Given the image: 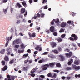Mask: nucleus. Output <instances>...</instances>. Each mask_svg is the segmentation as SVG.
I'll return each instance as SVG.
<instances>
[{
    "instance_id": "nucleus-1",
    "label": "nucleus",
    "mask_w": 80,
    "mask_h": 80,
    "mask_svg": "<svg viewBox=\"0 0 80 80\" xmlns=\"http://www.w3.org/2000/svg\"><path fill=\"white\" fill-rule=\"evenodd\" d=\"M71 37L69 38V40H71V41H76V40H78V36L75 34H72L71 35ZM72 37H73V38H72Z\"/></svg>"
},
{
    "instance_id": "nucleus-2",
    "label": "nucleus",
    "mask_w": 80,
    "mask_h": 80,
    "mask_svg": "<svg viewBox=\"0 0 80 80\" xmlns=\"http://www.w3.org/2000/svg\"><path fill=\"white\" fill-rule=\"evenodd\" d=\"M22 43V41L20 39H17L14 40L13 42V45H15V43L16 44H20V43Z\"/></svg>"
},
{
    "instance_id": "nucleus-3",
    "label": "nucleus",
    "mask_w": 80,
    "mask_h": 80,
    "mask_svg": "<svg viewBox=\"0 0 80 80\" xmlns=\"http://www.w3.org/2000/svg\"><path fill=\"white\" fill-rule=\"evenodd\" d=\"M59 57L60 61H64V60H65V57L63 56V55H59Z\"/></svg>"
},
{
    "instance_id": "nucleus-4",
    "label": "nucleus",
    "mask_w": 80,
    "mask_h": 80,
    "mask_svg": "<svg viewBox=\"0 0 80 80\" xmlns=\"http://www.w3.org/2000/svg\"><path fill=\"white\" fill-rule=\"evenodd\" d=\"M47 67H49V64H45L44 66L42 68V70H47V68H48Z\"/></svg>"
},
{
    "instance_id": "nucleus-5",
    "label": "nucleus",
    "mask_w": 80,
    "mask_h": 80,
    "mask_svg": "<svg viewBox=\"0 0 80 80\" xmlns=\"http://www.w3.org/2000/svg\"><path fill=\"white\" fill-rule=\"evenodd\" d=\"M28 34L30 37H33V38H35V37L36 35L35 33H32V34L30 33V32L28 33Z\"/></svg>"
},
{
    "instance_id": "nucleus-6",
    "label": "nucleus",
    "mask_w": 80,
    "mask_h": 80,
    "mask_svg": "<svg viewBox=\"0 0 80 80\" xmlns=\"http://www.w3.org/2000/svg\"><path fill=\"white\" fill-rule=\"evenodd\" d=\"M55 65V62H51L49 64V65L50 67L53 68L54 67V66Z\"/></svg>"
},
{
    "instance_id": "nucleus-7",
    "label": "nucleus",
    "mask_w": 80,
    "mask_h": 80,
    "mask_svg": "<svg viewBox=\"0 0 80 80\" xmlns=\"http://www.w3.org/2000/svg\"><path fill=\"white\" fill-rule=\"evenodd\" d=\"M7 52H8V53H7V55H10V53H11L10 52V51H11V48H8L7 49Z\"/></svg>"
},
{
    "instance_id": "nucleus-8",
    "label": "nucleus",
    "mask_w": 80,
    "mask_h": 80,
    "mask_svg": "<svg viewBox=\"0 0 80 80\" xmlns=\"http://www.w3.org/2000/svg\"><path fill=\"white\" fill-rule=\"evenodd\" d=\"M50 30L52 32H55V28L53 26H52L50 28Z\"/></svg>"
},
{
    "instance_id": "nucleus-9",
    "label": "nucleus",
    "mask_w": 80,
    "mask_h": 80,
    "mask_svg": "<svg viewBox=\"0 0 80 80\" xmlns=\"http://www.w3.org/2000/svg\"><path fill=\"white\" fill-rule=\"evenodd\" d=\"M21 12L22 14L24 13L25 12V9L22 8L21 10Z\"/></svg>"
},
{
    "instance_id": "nucleus-10",
    "label": "nucleus",
    "mask_w": 80,
    "mask_h": 80,
    "mask_svg": "<svg viewBox=\"0 0 80 80\" xmlns=\"http://www.w3.org/2000/svg\"><path fill=\"white\" fill-rule=\"evenodd\" d=\"M66 25H67V23L65 22H63L61 24V27L63 28V27H65Z\"/></svg>"
},
{
    "instance_id": "nucleus-11",
    "label": "nucleus",
    "mask_w": 80,
    "mask_h": 80,
    "mask_svg": "<svg viewBox=\"0 0 80 80\" xmlns=\"http://www.w3.org/2000/svg\"><path fill=\"white\" fill-rule=\"evenodd\" d=\"M20 47L22 50H23V49H25V45L24 44H21L20 45Z\"/></svg>"
},
{
    "instance_id": "nucleus-12",
    "label": "nucleus",
    "mask_w": 80,
    "mask_h": 80,
    "mask_svg": "<svg viewBox=\"0 0 80 80\" xmlns=\"http://www.w3.org/2000/svg\"><path fill=\"white\" fill-rule=\"evenodd\" d=\"M28 67H24L22 68V70L23 71H28Z\"/></svg>"
},
{
    "instance_id": "nucleus-13",
    "label": "nucleus",
    "mask_w": 80,
    "mask_h": 80,
    "mask_svg": "<svg viewBox=\"0 0 80 80\" xmlns=\"http://www.w3.org/2000/svg\"><path fill=\"white\" fill-rule=\"evenodd\" d=\"M5 49H2L0 51V53L1 54H4V53H5Z\"/></svg>"
},
{
    "instance_id": "nucleus-14",
    "label": "nucleus",
    "mask_w": 80,
    "mask_h": 80,
    "mask_svg": "<svg viewBox=\"0 0 80 80\" xmlns=\"http://www.w3.org/2000/svg\"><path fill=\"white\" fill-rule=\"evenodd\" d=\"M67 23H68V24H71V25H72L73 24L74 22L73 21H68L67 22Z\"/></svg>"
},
{
    "instance_id": "nucleus-15",
    "label": "nucleus",
    "mask_w": 80,
    "mask_h": 80,
    "mask_svg": "<svg viewBox=\"0 0 80 80\" xmlns=\"http://www.w3.org/2000/svg\"><path fill=\"white\" fill-rule=\"evenodd\" d=\"M53 75L52 76V78H56L57 74H56L55 73H53Z\"/></svg>"
},
{
    "instance_id": "nucleus-16",
    "label": "nucleus",
    "mask_w": 80,
    "mask_h": 80,
    "mask_svg": "<svg viewBox=\"0 0 80 80\" xmlns=\"http://www.w3.org/2000/svg\"><path fill=\"white\" fill-rule=\"evenodd\" d=\"M7 68L8 67L7 66H5L2 68V71H5V70H7Z\"/></svg>"
},
{
    "instance_id": "nucleus-17",
    "label": "nucleus",
    "mask_w": 80,
    "mask_h": 80,
    "mask_svg": "<svg viewBox=\"0 0 80 80\" xmlns=\"http://www.w3.org/2000/svg\"><path fill=\"white\" fill-rule=\"evenodd\" d=\"M4 60L5 61H9V58H8V56H5L4 57Z\"/></svg>"
},
{
    "instance_id": "nucleus-18",
    "label": "nucleus",
    "mask_w": 80,
    "mask_h": 80,
    "mask_svg": "<svg viewBox=\"0 0 80 80\" xmlns=\"http://www.w3.org/2000/svg\"><path fill=\"white\" fill-rule=\"evenodd\" d=\"M57 40L58 42H61L62 41V39L60 38H57Z\"/></svg>"
},
{
    "instance_id": "nucleus-19",
    "label": "nucleus",
    "mask_w": 80,
    "mask_h": 80,
    "mask_svg": "<svg viewBox=\"0 0 80 80\" xmlns=\"http://www.w3.org/2000/svg\"><path fill=\"white\" fill-rule=\"evenodd\" d=\"M53 20L54 21L55 23H59L60 22L58 19H57L56 20H55V19H53Z\"/></svg>"
},
{
    "instance_id": "nucleus-20",
    "label": "nucleus",
    "mask_w": 80,
    "mask_h": 80,
    "mask_svg": "<svg viewBox=\"0 0 80 80\" xmlns=\"http://www.w3.org/2000/svg\"><path fill=\"white\" fill-rule=\"evenodd\" d=\"M7 10H8V8H7L6 9H3V13L4 14H6L7 13Z\"/></svg>"
},
{
    "instance_id": "nucleus-21",
    "label": "nucleus",
    "mask_w": 80,
    "mask_h": 80,
    "mask_svg": "<svg viewBox=\"0 0 80 80\" xmlns=\"http://www.w3.org/2000/svg\"><path fill=\"white\" fill-rule=\"evenodd\" d=\"M52 46V48H54L56 46H57V44L56 43H52L51 44Z\"/></svg>"
},
{
    "instance_id": "nucleus-22",
    "label": "nucleus",
    "mask_w": 80,
    "mask_h": 80,
    "mask_svg": "<svg viewBox=\"0 0 80 80\" xmlns=\"http://www.w3.org/2000/svg\"><path fill=\"white\" fill-rule=\"evenodd\" d=\"M74 64L78 65H79V61L78 60L75 61L74 62Z\"/></svg>"
},
{
    "instance_id": "nucleus-23",
    "label": "nucleus",
    "mask_w": 80,
    "mask_h": 80,
    "mask_svg": "<svg viewBox=\"0 0 80 80\" xmlns=\"http://www.w3.org/2000/svg\"><path fill=\"white\" fill-rule=\"evenodd\" d=\"M22 4L25 7H27V4H26V2L25 1H23V2H22Z\"/></svg>"
},
{
    "instance_id": "nucleus-24",
    "label": "nucleus",
    "mask_w": 80,
    "mask_h": 80,
    "mask_svg": "<svg viewBox=\"0 0 80 80\" xmlns=\"http://www.w3.org/2000/svg\"><path fill=\"white\" fill-rule=\"evenodd\" d=\"M23 52H24V50H18V52L19 53H23Z\"/></svg>"
},
{
    "instance_id": "nucleus-25",
    "label": "nucleus",
    "mask_w": 80,
    "mask_h": 80,
    "mask_svg": "<svg viewBox=\"0 0 80 80\" xmlns=\"http://www.w3.org/2000/svg\"><path fill=\"white\" fill-rule=\"evenodd\" d=\"M11 77L12 80H14L15 78H17V76H11Z\"/></svg>"
},
{
    "instance_id": "nucleus-26",
    "label": "nucleus",
    "mask_w": 80,
    "mask_h": 80,
    "mask_svg": "<svg viewBox=\"0 0 80 80\" xmlns=\"http://www.w3.org/2000/svg\"><path fill=\"white\" fill-rule=\"evenodd\" d=\"M56 67H61V64L59 63H58L56 64Z\"/></svg>"
},
{
    "instance_id": "nucleus-27",
    "label": "nucleus",
    "mask_w": 80,
    "mask_h": 80,
    "mask_svg": "<svg viewBox=\"0 0 80 80\" xmlns=\"http://www.w3.org/2000/svg\"><path fill=\"white\" fill-rule=\"evenodd\" d=\"M44 62V59H42L41 60H39L38 61V63H42V62Z\"/></svg>"
},
{
    "instance_id": "nucleus-28",
    "label": "nucleus",
    "mask_w": 80,
    "mask_h": 80,
    "mask_svg": "<svg viewBox=\"0 0 80 80\" xmlns=\"http://www.w3.org/2000/svg\"><path fill=\"white\" fill-rule=\"evenodd\" d=\"M1 63H2V65L4 66L5 65V61L2 60L1 62Z\"/></svg>"
},
{
    "instance_id": "nucleus-29",
    "label": "nucleus",
    "mask_w": 80,
    "mask_h": 80,
    "mask_svg": "<svg viewBox=\"0 0 80 80\" xmlns=\"http://www.w3.org/2000/svg\"><path fill=\"white\" fill-rule=\"evenodd\" d=\"M53 52L54 53H56V54H58V51L57 50H55L53 51Z\"/></svg>"
},
{
    "instance_id": "nucleus-30",
    "label": "nucleus",
    "mask_w": 80,
    "mask_h": 80,
    "mask_svg": "<svg viewBox=\"0 0 80 80\" xmlns=\"http://www.w3.org/2000/svg\"><path fill=\"white\" fill-rule=\"evenodd\" d=\"M14 59H12L9 62V64H12L14 62Z\"/></svg>"
},
{
    "instance_id": "nucleus-31",
    "label": "nucleus",
    "mask_w": 80,
    "mask_h": 80,
    "mask_svg": "<svg viewBox=\"0 0 80 80\" xmlns=\"http://www.w3.org/2000/svg\"><path fill=\"white\" fill-rule=\"evenodd\" d=\"M47 76L48 77H52V74L51 73V72L48 73L47 74Z\"/></svg>"
},
{
    "instance_id": "nucleus-32",
    "label": "nucleus",
    "mask_w": 80,
    "mask_h": 80,
    "mask_svg": "<svg viewBox=\"0 0 80 80\" xmlns=\"http://www.w3.org/2000/svg\"><path fill=\"white\" fill-rule=\"evenodd\" d=\"M36 71V69H33L32 71H31V73H34Z\"/></svg>"
},
{
    "instance_id": "nucleus-33",
    "label": "nucleus",
    "mask_w": 80,
    "mask_h": 80,
    "mask_svg": "<svg viewBox=\"0 0 80 80\" xmlns=\"http://www.w3.org/2000/svg\"><path fill=\"white\" fill-rule=\"evenodd\" d=\"M10 40V37H7L6 38V42H9V40Z\"/></svg>"
},
{
    "instance_id": "nucleus-34",
    "label": "nucleus",
    "mask_w": 80,
    "mask_h": 80,
    "mask_svg": "<svg viewBox=\"0 0 80 80\" xmlns=\"http://www.w3.org/2000/svg\"><path fill=\"white\" fill-rule=\"evenodd\" d=\"M75 77H76V78H77L78 77L80 78V74H75Z\"/></svg>"
},
{
    "instance_id": "nucleus-35",
    "label": "nucleus",
    "mask_w": 80,
    "mask_h": 80,
    "mask_svg": "<svg viewBox=\"0 0 80 80\" xmlns=\"http://www.w3.org/2000/svg\"><path fill=\"white\" fill-rule=\"evenodd\" d=\"M40 48V46H38L35 48V49H36V50H38V49H39V48Z\"/></svg>"
},
{
    "instance_id": "nucleus-36",
    "label": "nucleus",
    "mask_w": 80,
    "mask_h": 80,
    "mask_svg": "<svg viewBox=\"0 0 80 80\" xmlns=\"http://www.w3.org/2000/svg\"><path fill=\"white\" fill-rule=\"evenodd\" d=\"M40 17L41 18H43L44 17V16L45 14L43 13H41L40 14Z\"/></svg>"
},
{
    "instance_id": "nucleus-37",
    "label": "nucleus",
    "mask_w": 80,
    "mask_h": 80,
    "mask_svg": "<svg viewBox=\"0 0 80 80\" xmlns=\"http://www.w3.org/2000/svg\"><path fill=\"white\" fill-rule=\"evenodd\" d=\"M15 47L16 48H18L20 47V45H15Z\"/></svg>"
},
{
    "instance_id": "nucleus-38",
    "label": "nucleus",
    "mask_w": 80,
    "mask_h": 80,
    "mask_svg": "<svg viewBox=\"0 0 80 80\" xmlns=\"http://www.w3.org/2000/svg\"><path fill=\"white\" fill-rule=\"evenodd\" d=\"M64 32V29H63L61 28L59 31L60 33H62Z\"/></svg>"
},
{
    "instance_id": "nucleus-39",
    "label": "nucleus",
    "mask_w": 80,
    "mask_h": 80,
    "mask_svg": "<svg viewBox=\"0 0 80 80\" xmlns=\"http://www.w3.org/2000/svg\"><path fill=\"white\" fill-rule=\"evenodd\" d=\"M38 18H40V14H39V13H38L37 14V16Z\"/></svg>"
},
{
    "instance_id": "nucleus-40",
    "label": "nucleus",
    "mask_w": 80,
    "mask_h": 80,
    "mask_svg": "<svg viewBox=\"0 0 80 80\" xmlns=\"http://www.w3.org/2000/svg\"><path fill=\"white\" fill-rule=\"evenodd\" d=\"M47 0H43L42 1V3L44 4V3H47Z\"/></svg>"
},
{
    "instance_id": "nucleus-41",
    "label": "nucleus",
    "mask_w": 80,
    "mask_h": 80,
    "mask_svg": "<svg viewBox=\"0 0 80 80\" xmlns=\"http://www.w3.org/2000/svg\"><path fill=\"white\" fill-rule=\"evenodd\" d=\"M69 57H72V52H69Z\"/></svg>"
},
{
    "instance_id": "nucleus-42",
    "label": "nucleus",
    "mask_w": 80,
    "mask_h": 80,
    "mask_svg": "<svg viewBox=\"0 0 80 80\" xmlns=\"http://www.w3.org/2000/svg\"><path fill=\"white\" fill-rule=\"evenodd\" d=\"M66 35L65 34H63L61 36V38H64Z\"/></svg>"
},
{
    "instance_id": "nucleus-43",
    "label": "nucleus",
    "mask_w": 80,
    "mask_h": 80,
    "mask_svg": "<svg viewBox=\"0 0 80 80\" xmlns=\"http://www.w3.org/2000/svg\"><path fill=\"white\" fill-rule=\"evenodd\" d=\"M48 53V52H44L43 54H42V55H47Z\"/></svg>"
},
{
    "instance_id": "nucleus-44",
    "label": "nucleus",
    "mask_w": 80,
    "mask_h": 80,
    "mask_svg": "<svg viewBox=\"0 0 80 80\" xmlns=\"http://www.w3.org/2000/svg\"><path fill=\"white\" fill-rule=\"evenodd\" d=\"M58 50L59 52H61V51H62V48H61V47H59L58 48Z\"/></svg>"
},
{
    "instance_id": "nucleus-45",
    "label": "nucleus",
    "mask_w": 80,
    "mask_h": 80,
    "mask_svg": "<svg viewBox=\"0 0 80 80\" xmlns=\"http://www.w3.org/2000/svg\"><path fill=\"white\" fill-rule=\"evenodd\" d=\"M17 6L19 8H20V7H22V6L20 5V4L19 3H18L17 5Z\"/></svg>"
},
{
    "instance_id": "nucleus-46",
    "label": "nucleus",
    "mask_w": 80,
    "mask_h": 80,
    "mask_svg": "<svg viewBox=\"0 0 80 80\" xmlns=\"http://www.w3.org/2000/svg\"><path fill=\"white\" fill-rule=\"evenodd\" d=\"M16 23L17 24H18L19 23H20V20H18L17 21Z\"/></svg>"
},
{
    "instance_id": "nucleus-47",
    "label": "nucleus",
    "mask_w": 80,
    "mask_h": 80,
    "mask_svg": "<svg viewBox=\"0 0 80 80\" xmlns=\"http://www.w3.org/2000/svg\"><path fill=\"white\" fill-rule=\"evenodd\" d=\"M53 72H57V73H58V72H59V71L58 70H53Z\"/></svg>"
},
{
    "instance_id": "nucleus-48",
    "label": "nucleus",
    "mask_w": 80,
    "mask_h": 80,
    "mask_svg": "<svg viewBox=\"0 0 80 80\" xmlns=\"http://www.w3.org/2000/svg\"><path fill=\"white\" fill-rule=\"evenodd\" d=\"M31 76L32 77H34L35 76V74L33 73H32L30 74Z\"/></svg>"
},
{
    "instance_id": "nucleus-49",
    "label": "nucleus",
    "mask_w": 80,
    "mask_h": 80,
    "mask_svg": "<svg viewBox=\"0 0 80 80\" xmlns=\"http://www.w3.org/2000/svg\"><path fill=\"white\" fill-rule=\"evenodd\" d=\"M67 69L68 70H72V68L70 67H68L67 68Z\"/></svg>"
},
{
    "instance_id": "nucleus-50",
    "label": "nucleus",
    "mask_w": 80,
    "mask_h": 80,
    "mask_svg": "<svg viewBox=\"0 0 80 80\" xmlns=\"http://www.w3.org/2000/svg\"><path fill=\"white\" fill-rule=\"evenodd\" d=\"M53 35L54 36H57V33L56 32H54L53 33Z\"/></svg>"
},
{
    "instance_id": "nucleus-51",
    "label": "nucleus",
    "mask_w": 80,
    "mask_h": 80,
    "mask_svg": "<svg viewBox=\"0 0 80 80\" xmlns=\"http://www.w3.org/2000/svg\"><path fill=\"white\" fill-rule=\"evenodd\" d=\"M28 54H25L24 55H23V57H28Z\"/></svg>"
},
{
    "instance_id": "nucleus-52",
    "label": "nucleus",
    "mask_w": 80,
    "mask_h": 80,
    "mask_svg": "<svg viewBox=\"0 0 80 80\" xmlns=\"http://www.w3.org/2000/svg\"><path fill=\"white\" fill-rule=\"evenodd\" d=\"M43 8H44L45 9H47V8H48V6H47V5L45 6Z\"/></svg>"
},
{
    "instance_id": "nucleus-53",
    "label": "nucleus",
    "mask_w": 80,
    "mask_h": 80,
    "mask_svg": "<svg viewBox=\"0 0 80 80\" xmlns=\"http://www.w3.org/2000/svg\"><path fill=\"white\" fill-rule=\"evenodd\" d=\"M80 69V67L78 66L77 67L76 66V68L75 69V70H79Z\"/></svg>"
},
{
    "instance_id": "nucleus-54",
    "label": "nucleus",
    "mask_w": 80,
    "mask_h": 80,
    "mask_svg": "<svg viewBox=\"0 0 80 80\" xmlns=\"http://www.w3.org/2000/svg\"><path fill=\"white\" fill-rule=\"evenodd\" d=\"M77 67V66L75 65H73L72 66V68H74L75 69V68H76V67Z\"/></svg>"
},
{
    "instance_id": "nucleus-55",
    "label": "nucleus",
    "mask_w": 80,
    "mask_h": 80,
    "mask_svg": "<svg viewBox=\"0 0 80 80\" xmlns=\"http://www.w3.org/2000/svg\"><path fill=\"white\" fill-rule=\"evenodd\" d=\"M27 52L29 53H31V50L30 49H28L27 50Z\"/></svg>"
},
{
    "instance_id": "nucleus-56",
    "label": "nucleus",
    "mask_w": 80,
    "mask_h": 80,
    "mask_svg": "<svg viewBox=\"0 0 80 80\" xmlns=\"http://www.w3.org/2000/svg\"><path fill=\"white\" fill-rule=\"evenodd\" d=\"M54 21H53H53H52L51 22V25H53L54 24Z\"/></svg>"
},
{
    "instance_id": "nucleus-57",
    "label": "nucleus",
    "mask_w": 80,
    "mask_h": 80,
    "mask_svg": "<svg viewBox=\"0 0 80 80\" xmlns=\"http://www.w3.org/2000/svg\"><path fill=\"white\" fill-rule=\"evenodd\" d=\"M29 2L30 4L31 5V3L33 2V0H29Z\"/></svg>"
},
{
    "instance_id": "nucleus-58",
    "label": "nucleus",
    "mask_w": 80,
    "mask_h": 80,
    "mask_svg": "<svg viewBox=\"0 0 80 80\" xmlns=\"http://www.w3.org/2000/svg\"><path fill=\"white\" fill-rule=\"evenodd\" d=\"M7 78H10V76L9 75H8L7 76Z\"/></svg>"
},
{
    "instance_id": "nucleus-59",
    "label": "nucleus",
    "mask_w": 80,
    "mask_h": 80,
    "mask_svg": "<svg viewBox=\"0 0 80 80\" xmlns=\"http://www.w3.org/2000/svg\"><path fill=\"white\" fill-rule=\"evenodd\" d=\"M40 77L43 78H45V76L43 75H41L40 76Z\"/></svg>"
},
{
    "instance_id": "nucleus-60",
    "label": "nucleus",
    "mask_w": 80,
    "mask_h": 80,
    "mask_svg": "<svg viewBox=\"0 0 80 80\" xmlns=\"http://www.w3.org/2000/svg\"><path fill=\"white\" fill-rule=\"evenodd\" d=\"M66 78L67 79V80H70V79L71 78V77H66Z\"/></svg>"
},
{
    "instance_id": "nucleus-61",
    "label": "nucleus",
    "mask_w": 80,
    "mask_h": 80,
    "mask_svg": "<svg viewBox=\"0 0 80 80\" xmlns=\"http://www.w3.org/2000/svg\"><path fill=\"white\" fill-rule=\"evenodd\" d=\"M46 32H47L48 33H50V30H46Z\"/></svg>"
},
{
    "instance_id": "nucleus-62",
    "label": "nucleus",
    "mask_w": 80,
    "mask_h": 80,
    "mask_svg": "<svg viewBox=\"0 0 80 80\" xmlns=\"http://www.w3.org/2000/svg\"><path fill=\"white\" fill-rule=\"evenodd\" d=\"M38 53V51H35L34 52V53L35 55H36L37 54V53Z\"/></svg>"
},
{
    "instance_id": "nucleus-63",
    "label": "nucleus",
    "mask_w": 80,
    "mask_h": 80,
    "mask_svg": "<svg viewBox=\"0 0 80 80\" xmlns=\"http://www.w3.org/2000/svg\"><path fill=\"white\" fill-rule=\"evenodd\" d=\"M38 79L39 80H43V78H41V77H40Z\"/></svg>"
},
{
    "instance_id": "nucleus-64",
    "label": "nucleus",
    "mask_w": 80,
    "mask_h": 80,
    "mask_svg": "<svg viewBox=\"0 0 80 80\" xmlns=\"http://www.w3.org/2000/svg\"><path fill=\"white\" fill-rule=\"evenodd\" d=\"M12 12H13V8H11V13H12Z\"/></svg>"
}]
</instances>
